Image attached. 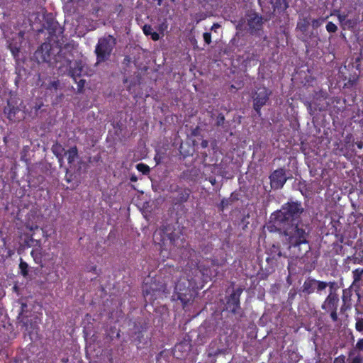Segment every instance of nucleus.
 <instances>
[{
    "label": "nucleus",
    "mask_w": 363,
    "mask_h": 363,
    "mask_svg": "<svg viewBox=\"0 0 363 363\" xmlns=\"http://www.w3.org/2000/svg\"><path fill=\"white\" fill-rule=\"evenodd\" d=\"M306 141H307L306 138H305L304 140L301 141V149L302 150L303 152L305 155L309 154L310 150H311V151L312 152H314L316 155H318V148L316 147V145H314V147L313 148L308 147V144H307Z\"/></svg>",
    "instance_id": "obj_23"
},
{
    "label": "nucleus",
    "mask_w": 363,
    "mask_h": 363,
    "mask_svg": "<svg viewBox=\"0 0 363 363\" xmlns=\"http://www.w3.org/2000/svg\"><path fill=\"white\" fill-rule=\"evenodd\" d=\"M196 288H198L196 275L194 277L182 276L175 284L174 293L177 299L186 306L194 299Z\"/></svg>",
    "instance_id": "obj_4"
},
{
    "label": "nucleus",
    "mask_w": 363,
    "mask_h": 363,
    "mask_svg": "<svg viewBox=\"0 0 363 363\" xmlns=\"http://www.w3.org/2000/svg\"><path fill=\"white\" fill-rule=\"evenodd\" d=\"M25 228L30 232L33 233L35 230H38L39 227L36 224L30 223L29 222L26 223Z\"/></svg>",
    "instance_id": "obj_34"
},
{
    "label": "nucleus",
    "mask_w": 363,
    "mask_h": 363,
    "mask_svg": "<svg viewBox=\"0 0 363 363\" xmlns=\"http://www.w3.org/2000/svg\"><path fill=\"white\" fill-rule=\"evenodd\" d=\"M333 152L336 155L350 158L363 150V138H335Z\"/></svg>",
    "instance_id": "obj_3"
},
{
    "label": "nucleus",
    "mask_w": 363,
    "mask_h": 363,
    "mask_svg": "<svg viewBox=\"0 0 363 363\" xmlns=\"http://www.w3.org/2000/svg\"><path fill=\"white\" fill-rule=\"evenodd\" d=\"M11 51H12L13 54L15 55V50L13 49H11Z\"/></svg>",
    "instance_id": "obj_55"
},
{
    "label": "nucleus",
    "mask_w": 363,
    "mask_h": 363,
    "mask_svg": "<svg viewBox=\"0 0 363 363\" xmlns=\"http://www.w3.org/2000/svg\"><path fill=\"white\" fill-rule=\"evenodd\" d=\"M303 211L300 201H288L281 209L271 214L267 225L269 232H279L285 237L284 244L286 246V252L284 257L291 259L289 262V270L294 260L305 264L308 254H311L309 241L311 227L300 218Z\"/></svg>",
    "instance_id": "obj_1"
},
{
    "label": "nucleus",
    "mask_w": 363,
    "mask_h": 363,
    "mask_svg": "<svg viewBox=\"0 0 363 363\" xmlns=\"http://www.w3.org/2000/svg\"><path fill=\"white\" fill-rule=\"evenodd\" d=\"M313 143H314L317 144V143H318V142H317V141H316V140H315V141H313Z\"/></svg>",
    "instance_id": "obj_58"
},
{
    "label": "nucleus",
    "mask_w": 363,
    "mask_h": 363,
    "mask_svg": "<svg viewBox=\"0 0 363 363\" xmlns=\"http://www.w3.org/2000/svg\"><path fill=\"white\" fill-rule=\"evenodd\" d=\"M209 262H211V264L212 267H220L224 264V262H220L217 258H209L207 259Z\"/></svg>",
    "instance_id": "obj_36"
},
{
    "label": "nucleus",
    "mask_w": 363,
    "mask_h": 363,
    "mask_svg": "<svg viewBox=\"0 0 363 363\" xmlns=\"http://www.w3.org/2000/svg\"><path fill=\"white\" fill-rule=\"evenodd\" d=\"M203 40L207 44H210L211 42V36L209 33H203Z\"/></svg>",
    "instance_id": "obj_42"
},
{
    "label": "nucleus",
    "mask_w": 363,
    "mask_h": 363,
    "mask_svg": "<svg viewBox=\"0 0 363 363\" xmlns=\"http://www.w3.org/2000/svg\"><path fill=\"white\" fill-rule=\"evenodd\" d=\"M197 276V274H201L203 277H209L211 275V269L203 264H199V263L196 264L194 268V272Z\"/></svg>",
    "instance_id": "obj_18"
},
{
    "label": "nucleus",
    "mask_w": 363,
    "mask_h": 363,
    "mask_svg": "<svg viewBox=\"0 0 363 363\" xmlns=\"http://www.w3.org/2000/svg\"><path fill=\"white\" fill-rule=\"evenodd\" d=\"M271 185L274 188H281L286 182L285 171L283 169H278L270 175Z\"/></svg>",
    "instance_id": "obj_13"
},
{
    "label": "nucleus",
    "mask_w": 363,
    "mask_h": 363,
    "mask_svg": "<svg viewBox=\"0 0 363 363\" xmlns=\"http://www.w3.org/2000/svg\"><path fill=\"white\" fill-rule=\"evenodd\" d=\"M208 143L207 140H202V142H201L202 147H206L208 146Z\"/></svg>",
    "instance_id": "obj_49"
},
{
    "label": "nucleus",
    "mask_w": 363,
    "mask_h": 363,
    "mask_svg": "<svg viewBox=\"0 0 363 363\" xmlns=\"http://www.w3.org/2000/svg\"><path fill=\"white\" fill-rule=\"evenodd\" d=\"M25 325L26 326V330L30 334L33 333L34 332L37 333L38 330H39V328L37 325V321H35L34 324H30V327L28 326L27 322L25 323Z\"/></svg>",
    "instance_id": "obj_33"
},
{
    "label": "nucleus",
    "mask_w": 363,
    "mask_h": 363,
    "mask_svg": "<svg viewBox=\"0 0 363 363\" xmlns=\"http://www.w3.org/2000/svg\"><path fill=\"white\" fill-rule=\"evenodd\" d=\"M67 157L69 168L72 169L76 166V162L79 159L78 151L76 147H70L67 151L64 152Z\"/></svg>",
    "instance_id": "obj_16"
},
{
    "label": "nucleus",
    "mask_w": 363,
    "mask_h": 363,
    "mask_svg": "<svg viewBox=\"0 0 363 363\" xmlns=\"http://www.w3.org/2000/svg\"><path fill=\"white\" fill-rule=\"evenodd\" d=\"M79 83H82V85L84 84V82L83 80H79Z\"/></svg>",
    "instance_id": "obj_54"
},
{
    "label": "nucleus",
    "mask_w": 363,
    "mask_h": 363,
    "mask_svg": "<svg viewBox=\"0 0 363 363\" xmlns=\"http://www.w3.org/2000/svg\"><path fill=\"white\" fill-rule=\"evenodd\" d=\"M167 150V148H166V147L160 148V147H157L156 148V150H155L156 154L155 155V160L157 164H160L163 161V160L164 159L165 155H166Z\"/></svg>",
    "instance_id": "obj_20"
},
{
    "label": "nucleus",
    "mask_w": 363,
    "mask_h": 363,
    "mask_svg": "<svg viewBox=\"0 0 363 363\" xmlns=\"http://www.w3.org/2000/svg\"><path fill=\"white\" fill-rule=\"evenodd\" d=\"M4 143H7V138L6 137H4Z\"/></svg>",
    "instance_id": "obj_52"
},
{
    "label": "nucleus",
    "mask_w": 363,
    "mask_h": 363,
    "mask_svg": "<svg viewBox=\"0 0 363 363\" xmlns=\"http://www.w3.org/2000/svg\"><path fill=\"white\" fill-rule=\"evenodd\" d=\"M335 284V282H326L323 281H319L315 279V290L317 293H320V291L325 290L327 286H330V288H333Z\"/></svg>",
    "instance_id": "obj_22"
},
{
    "label": "nucleus",
    "mask_w": 363,
    "mask_h": 363,
    "mask_svg": "<svg viewBox=\"0 0 363 363\" xmlns=\"http://www.w3.org/2000/svg\"><path fill=\"white\" fill-rule=\"evenodd\" d=\"M347 259L349 260V262H352L354 264L359 263L361 261V259L356 256L348 257Z\"/></svg>",
    "instance_id": "obj_41"
},
{
    "label": "nucleus",
    "mask_w": 363,
    "mask_h": 363,
    "mask_svg": "<svg viewBox=\"0 0 363 363\" xmlns=\"http://www.w3.org/2000/svg\"><path fill=\"white\" fill-rule=\"evenodd\" d=\"M219 27H220V25H219V24H218V23H214V24L212 26V27H211V30H215V31H216V30L217 28H218Z\"/></svg>",
    "instance_id": "obj_47"
},
{
    "label": "nucleus",
    "mask_w": 363,
    "mask_h": 363,
    "mask_svg": "<svg viewBox=\"0 0 363 363\" xmlns=\"http://www.w3.org/2000/svg\"><path fill=\"white\" fill-rule=\"evenodd\" d=\"M154 240L160 245L161 250H173L175 247H183L184 239L182 233L177 230L172 224L162 225L156 230L153 235Z\"/></svg>",
    "instance_id": "obj_2"
},
{
    "label": "nucleus",
    "mask_w": 363,
    "mask_h": 363,
    "mask_svg": "<svg viewBox=\"0 0 363 363\" xmlns=\"http://www.w3.org/2000/svg\"><path fill=\"white\" fill-rule=\"evenodd\" d=\"M342 245H337L335 247V251H336L337 253H338L339 251H342Z\"/></svg>",
    "instance_id": "obj_48"
},
{
    "label": "nucleus",
    "mask_w": 363,
    "mask_h": 363,
    "mask_svg": "<svg viewBox=\"0 0 363 363\" xmlns=\"http://www.w3.org/2000/svg\"><path fill=\"white\" fill-rule=\"evenodd\" d=\"M274 6L275 9L284 11L288 7V5L286 0H276Z\"/></svg>",
    "instance_id": "obj_29"
},
{
    "label": "nucleus",
    "mask_w": 363,
    "mask_h": 363,
    "mask_svg": "<svg viewBox=\"0 0 363 363\" xmlns=\"http://www.w3.org/2000/svg\"><path fill=\"white\" fill-rule=\"evenodd\" d=\"M315 291V279L307 278L302 286V292L305 294H311Z\"/></svg>",
    "instance_id": "obj_17"
},
{
    "label": "nucleus",
    "mask_w": 363,
    "mask_h": 363,
    "mask_svg": "<svg viewBox=\"0 0 363 363\" xmlns=\"http://www.w3.org/2000/svg\"><path fill=\"white\" fill-rule=\"evenodd\" d=\"M230 200L227 199H223L218 206L219 209L223 211L224 208H226L230 204Z\"/></svg>",
    "instance_id": "obj_38"
},
{
    "label": "nucleus",
    "mask_w": 363,
    "mask_h": 363,
    "mask_svg": "<svg viewBox=\"0 0 363 363\" xmlns=\"http://www.w3.org/2000/svg\"><path fill=\"white\" fill-rule=\"evenodd\" d=\"M356 330L359 332L363 331V318H358L355 325Z\"/></svg>",
    "instance_id": "obj_39"
},
{
    "label": "nucleus",
    "mask_w": 363,
    "mask_h": 363,
    "mask_svg": "<svg viewBox=\"0 0 363 363\" xmlns=\"http://www.w3.org/2000/svg\"><path fill=\"white\" fill-rule=\"evenodd\" d=\"M19 269L21 274L26 277L28 274V264L22 258H20Z\"/></svg>",
    "instance_id": "obj_27"
},
{
    "label": "nucleus",
    "mask_w": 363,
    "mask_h": 363,
    "mask_svg": "<svg viewBox=\"0 0 363 363\" xmlns=\"http://www.w3.org/2000/svg\"><path fill=\"white\" fill-rule=\"evenodd\" d=\"M326 311L330 313V318L333 320V321L336 322L338 318H337V310H330V311Z\"/></svg>",
    "instance_id": "obj_40"
},
{
    "label": "nucleus",
    "mask_w": 363,
    "mask_h": 363,
    "mask_svg": "<svg viewBox=\"0 0 363 363\" xmlns=\"http://www.w3.org/2000/svg\"><path fill=\"white\" fill-rule=\"evenodd\" d=\"M30 255L33 258L34 262L36 264H40L43 267L42 263V254L40 250L33 249L30 252Z\"/></svg>",
    "instance_id": "obj_24"
},
{
    "label": "nucleus",
    "mask_w": 363,
    "mask_h": 363,
    "mask_svg": "<svg viewBox=\"0 0 363 363\" xmlns=\"http://www.w3.org/2000/svg\"><path fill=\"white\" fill-rule=\"evenodd\" d=\"M131 180L132 181H136V179L135 178H132Z\"/></svg>",
    "instance_id": "obj_57"
},
{
    "label": "nucleus",
    "mask_w": 363,
    "mask_h": 363,
    "mask_svg": "<svg viewBox=\"0 0 363 363\" xmlns=\"http://www.w3.org/2000/svg\"><path fill=\"white\" fill-rule=\"evenodd\" d=\"M41 230L43 232V236L45 238H48L50 236V233H48L49 230H47V226L43 227Z\"/></svg>",
    "instance_id": "obj_44"
},
{
    "label": "nucleus",
    "mask_w": 363,
    "mask_h": 363,
    "mask_svg": "<svg viewBox=\"0 0 363 363\" xmlns=\"http://www.w3.org/2000/svg\"><path fill=\"white\" fill-rule=\"evenodd\" d=\"M356 347L357 349H359V350H363V338L362 339H359L357 344H356Z\"/></svg>",
    "instance_id": "obj_45"
},
{
    "label": "nucleus",
    "mask_w": 363,
    "mask_h": 363,
    "mask_svg": "<svg viewBox=\"0 0 363 363\" xmlns=\"http://www.w3.org/2000/svg\"><path fill=\"white\" fill-rule=\"evenodd\" d=\"M326 30L329 33H335L337 30V27L333 22H328L326 25Z\"/></svg>",
    "instance_id": "obj_35"
},
{
    "label": "nucleus",
    "mask_w": 363,
    "mask_h": 363,
    "mask_svg": "<svg viewBox=\"0 0 363 363\" xmlns=\"http://www.w3.org/2000/svg\"><path fill=\"white\" fill-rule=\"evenodd\" d=\"M162 1V0H157V1H158V5H160V4H161Z\"/></svg>",
    "instance_id": "obj_53"
},
{
    "label": "nucleus",
    "mask_w": 363,
    "mask_h": 363,
    "mask_svg": "<svg viewBox=\"0 0 363 363\" xmlns=\"http://www.w3.org/2000/svg\"><path fill=\"white\" fill-rule=\"evenodd\" d=\"M363 274V267L362 268H357L352 271L353 275V284H356L359 282L362 279V277Z\"/></svg>",
    "instance_id": "obj_28"
},
{
    "label": "nucleus",
    "mask_w": 363,
    "mask_h": 363,
    "mask_svg": "<svg viewBox=\"0 0 363 363\" xmlns=\"http://www.w3.org/2000/svg\"><path fill=\"white\" fill-rule=\"evenodd\" d=\"M143 33L145 35H150L151 38L157 41L160 39V34L154 31L152 26L150 25H145L143 28Z\"/></svg>",
    "instance_id": "obj_19"
},
{
    "label": "nucleus",
    "mask_w": 363,
    "mask_h": 363,
    "mask_svg": "<svg viewBox=\"0 0 363 363\" xmlns=\"http://www.w3.org/2000/svg\"><path fill=\"white\" fill-rule=\"evenodd\" d=\"M277 257H281L282 256V253H281V250L278 247H277Z\"/></svg>",
    "instance_id": "obj_50"
},
{
    "label": "nucleus",
    "mask_w": 363,
    "mask_h": 363,
    "mask_svg": "<svg viewBox=\"0 0 363 363\" xmlns=\"http://www.w3.org/2000/svg\"><path fill=\"white\" fill-rule=\"evenodd\" d=\"M310 22L308 18H304L301 19L297 24V28L301 30L302 33H305L307 31L308 28L309 26Z\"/></svg>",
    "instance_id": "obj_25"
},
{
    "label": "nucleus",
    "mask_w": 363,
    "mask_h": 363,
    "mask_svg": "<svg viewBox=\"0 0 363 363\" xmlns=\"http://www.w3.org/2000/svg\"><path fill=\"white\" fill-rule=\"evenodd\" d=\"M262 22V18L255 15L250 19H249V26L252 29H257L258 26H260Z\"/></svg>",
    "instance_id": "obj_26"
},
{
    "label": "nucleus",
    "mask_w": 363,
    "mask_h": 363,
    "mask_svg": "<svg viewBox=\"0 0 363 363\" xmlns=\"http://www.w3.org/2000/svg\"><path fill=\"white\" fill-rule=\"evenodd\" d=\"M350 297H351L350 291L347 289H344L342 291V301L344 302V305L347 304L349 301H350V300H351Z\"/></svg>",
    "instance_id": "obj_32"
},
{
    "label": "nucleus",
    "mask_w": 363,
    "mask_h": 363,
    "mask_svg": "<svg viewBox=\"0 0 363 363\" xmlns=\"http://www.w3.org/2000/svg\"><path fill=\"white\" fill-rule=\"evenodd\" d=\"M165 288L166 286L160 281V277L149 276L145 279L143 285V294L145 301L153 302L162 295Z\"/></svg>",
    "instance_id": "obj_5"
},
{
    "label": "nucleus",
    "mask_w": 363,
    "mask_h": 363,
    "mask_svg": "<svg viewBox=\"0 0 363 363\" xmlns=\"http://www.w3.org/2000/svg\"><path fill=\"white\" fill-rule=\"evenodd\" d=\"M142 333V330L139 332V335H138V337H140V335Z\"/></svg>",
    "instance_id": "obj_56"
},
{
    "label": "nucleus",
    "mask_w": 363,
    "mask_h": 363,
    "mask_svg": "<svg viewBox=\"0 0 363 363\" xmlns=\"http://www.w3.org/2000/svg\"><path fill=\"white\" fill-rule=\"evenodd\" d=\"M270 93L264 88L258 89L256 92V96L254 98V108L259 113V111L262 106H263L267 101Z\"/></svg>",
    "instance_id": "obj_12"
},
{
    "label": "nucleus",
    "mask_w": 363,
    "mask_h": 363,
    "mask_svg": "<svg viewBox=\"0 0 363 363\" xmlns=\"http://www.w3.org/2000/svg\"><path fill=\"white\" fill-rule=\"evenodd\" d=\"M352 363H362V358L359 356H357L353 358Z\"/></svg>",
    "instance_id": "obj_46"
},
{
    "label": "nucleus",
    "mask_w": 363,
    "mask_h": 363,
    "mask_svg": "<svg viewBox=\"0 0 363 363\" xmlns=\"http://www.w3.org/2000/svg\"><path fill=\"white\" fill-rule=\"evenodd\" d=\"M350 12L347 13H341L339 10H334L330 16H336L342 29H350L353 28L357 23V18H348Z\"/></svg>",
    "instance_id": "obj_9"
},
{
    "label": "nucleus",
    "mask_w": 363,
    "mask_h": 363,
    "mask_svg": "<svg viewBox=\"0 0 363 363\" xmlns=\"http://www.w3.org/2000/svg\"><path fill=\"white\" fill-rule=\"evenodd\" d=\"M136 169L138 171L143 173V174H147L150 171L149 166L144 163L138 164L136 165Z\"/></svg>",
    "instance_id": "obj_31"
},
{
    "label": "nucleus",
    "mask_w": 363,
    "mask_h": 363,
    "mask_svg": "<svg viewBox=\"0 0 363 363\" xmlns=\"http://www.w3.org/2000/svg\"><path fill=\"white\" fill-rule=\"evenodd\" d=\"M170 191L172 193H177V195L172 199V205L174 206H179L186 202L190 196L191 191L189 188H183L178 185L175 186H170Z\"/></svg>",
    "instance_id": "obj_8"
},
{
    "label": "nucleus",
    "mask_w": 363,
    "mask_h": 363,
    "mask_svg": "<svg viewBox=\"0 0 363 363\" xmlns=\"http://www.w3.org/2000/svg\"><path fill=\"white\" fill-rule=\"evenodd\" d=\"M210 182H211L213 185H214V184H215V183H216V179H215V178H211V179H210Z\"/></svg>",
    "instance_id": "obj_51"
},
{
    "label": "nucleus",
    "mask_w": 363,
    "mask_h": 363,
    "mask_svg": "<svg viewBox=\"0 0 363 363\" xmlns=\"http://www.w3.org/2000/svg\"><path fill=\"white\" fill-rule=\"evenodd\" d=\"M4 112L7 114L8 118L10 121H16L25 118L24 111H21L18 108L11 107L9 104L8 105V107L5 108Z\"/></svg>",
    "instance_id": "obj_15"
},
{
    "label": "nucleus",
    "mask_w": 363,
    "mask_h": 363,
    "mask_svg": "<svg viewBox=\"0 0 363 363\" xmlns=\"http://www.w3.org/2000/svg\"><path fill=\"white\" fill-rule=\"evenodd\" d=\"M82 72L83 67L81 65V64H76V67L73 68L72 67V69L70 70L72 77L79 76L82 74Z\"/></svg>",
    "instance_id": "obj_30"
},
{
    "label": "nucleus",
    "mask_w": 363,
    "mask_h": 363,
    "mask_svg": "<svg viewBox=\"0 0 363 363\" xmlns=\"http://www.w3.org/2000/svg\"><path fill=\"white\" fill-rule=\"evenodd\" d=\"M325 21V18H320L318 19H314L312 21V26L315 28H318L320 26L323 22Z\"/></svg>",
    "instance_id": "obj_37"
},
{
    "label": "nucleus",
    "mask_w": 363,
    "mask_h": 363,
    "mask_svg": "<svg viewBox=\"0 0 363 363\" xmlns=\"http://www.w3.org/2000/svg\"><path fill=\"white\" fill-rule=\"evenodd\" d=\"M115 44V38L111 35L99 40L98 45L96 48L98 63L108 58Z\"/></svg>",
    "instance_id": "obj_6"
},
{
    "label": "nucleus",
    "mask_w": 363,
    "mask_h": 363,
    "mask_svg": "<svg viewBox=\"0 0 363 363\" xmlns=\"http://www.w3.org/2000/svg\"><path fill=\"white\" fill-rule=\"evenodd\" d=\"M52 152L58 158L60 163H61L63 160V152L65 149L62 147L61 145L56 143L55 145H52Z\"/></svg>",
    "instance_id": "obj_21"
},
{
    "label": "nucleus",
    "mask_w": 363,
    "mask_h": 363,
    "mask_svg": "<svg viewBox=\"0 0 363 363\" xmlns=\"http://www.w3.org/2000/svg\"><path fill=\"white\" fill-rule=\"evenodd\" d=\"M345 357L344 355H340L336 358H335L333 363H345Z\"/></svg>",
    "instance_id": "obj_43"
},
{
    "label": "nucleus",
    "mask_w": 363,
    "mask_h": 363,
    "mask_svg": "<svg viewBox=\"0 0 363 363\" xmlns=\"http://www.w3.org/2000/svg\"><path fill=\"white\" fill-rule=\"evenodd\" d=\"M51 46L49 43H43L35 52V57L39 62H48L53 65L50 54Z\"/></svg>",
    "instance_id": "obj_10"
},
{
    "label": "nucleus",
    "mask_w": 363,
    "mask_h": 363,
    "mask_svg": "<svg viewBox=\"0 0 363 363\" xmlns=\"http://www.w3.org/2000/svg\"><path fill=\"white\" fill-rule=\"evenodd\" d=\"M243 290L244 289L242 287H238L226 297L227 309L233 314L238 313L239 311L241 309L240 299Z\"/></svg>",
    "instance_id": "obj_7"
},
{
    "label": "nucleus",
    "mask_w": 363,
    "mask_h": 363,
    "mask_svg": "<svg viewBox=\"0 0 363 363\" xmlns=\"http://www.w3.org/2000/svg\"><path fill=\"white\" fill-rule=\"evenodd\" d=\"M181 138H174V143H180L179 145V152L182 155H183L184 157L192 155L193 153L195 151L194 148V142L195 140H193V138H186V142L184 141H177L178 139H180Z\"/></svg>",
    "instance_id": "obj_11"
},
{
    "label": "nucleus",
    "mask_w": 363,
    "mask_h": 363,
    "mask_svg": "<svg viewBox=\"0 0 363 363\" xmlns=\"http://www.w3.org/2000/svg\"><path fill=\"white\" fill-rule=\"evenodd\" d=\"M339 302L338 295L335 293H330L322 305L324 311L337 310Z\"/></svg>",
    "instance_id": "obj_14"
}]
</instances>
